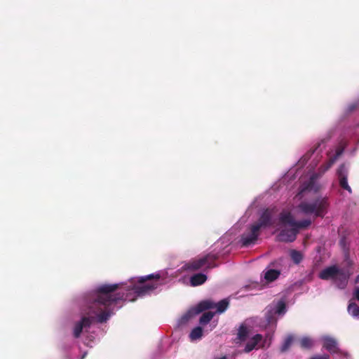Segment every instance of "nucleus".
<instances>
[{
	"mask_svg": "<svg viewBox=\"0 0 359 359\" xmlns=\"http://www.w3.org/2000/svg\"><path fill=\"white\" fill-rule=\"evenodd\" d=\"M158 286L156 283L147 284L142 286H133L128 289L126 293L116 292L119 284H103L98 286L94 291L88 304L86 314L81 320L75 324L74 337L79 338L83 329L89 328L93 321L96 320L100 323H105L113 314L112 306L119 301L133 302L138 297H142Z\"/></svg>",
	"mask_w": 359,
	"mask_h": 359,
	"instance_id": "obj_1",
	"label": "nucleus"
},
{
	"mask_svg": "<svg viewBox=\"0 0 359 359\" xmlns=\"http://www.w3.org/2000/svg\"><path fill=\"white\" fill-rule=\"evenodd\" d=\"M329 205L327 197H318L310 202H301L298 207L305 215L313 214L316 217H324L327 212Z\"/></svg>",
	"mask_w": 359,
	"mask_h": 359,
	"instance_id": "obj_2",
	"label": "nucleus"
},
{
	"mask_svg": "<svg viewBox=\"0 0 359 359\" xmlns=\"http://www.w3.org/2000/svg\"><path fill=\"white\" fill-rule=\"evenodd\" d=\"M218 258V254L209 252L203 256H198L196 258L191 259L184 265L183 268L184 270L188 271H195L203 268H205V270L211 269L218 266L215 263Z\"/></svg>",
	"mask_w": 359,
	"mask_h": 359,
	"instance_id": "obj_3",
	"label": "nucleus"
},
{
	"mask_svg": "<svg viewBox=\"0 0 359 359\" xmlns=\"http://www.w3.org/2000/svg\"><path fill=\"white\" fill-rule=\"evenodd\" d=\"M216 304L212 300L207 299L200 302L195 307L190 309L180 319L181 323H186L194 316L210 309H215Z\"/></svg>",
	"mask_w": 359,
	"mask_h": 359,
	"instance_id": "obj_4",
	"label": "nucleus"
},
{
	"mask_svg": "<svg viewBox=\"0 0 359 359\" xmlns=\"http://www.w3.org/2000/svg\"><path fill=\"white\" fill-rule=\"evenodd\" d=\"M279 222L283 226L289 225L295 226L298 231L300 229H304L309 226L311 224L310 219H304L300 222L295 221L294 217L290 212H282L279 215Z\"/></svg>",
	"mask_w": 359,
	"mask_h": 359,
	"instance_id": "obj_5",
	"label": "nucleus"
},
{
	"mask_svg": "<svg viewBox=\"0 0 359 359\" xmlns=\"http://www.w3.org/2000/svg\"><path fill=\"white\" fill-rule=\"evenodd\" d=\"M260 235V231L257 226L251 224L248 226L247 231L241 235L240 243L242 247H248L256 243Z\"/></svg>",
	"mask_w": 359,
	"mask_h": 359,
	"instance_id": "obj_6",
	"label": "nucleus"
},
{
	"mask_svg": "<svg viewBox=\"0 0 359 359\" xmlns=\"http://www.w3.org/2000/svg\"><path fill=\"white\" fill-rule=\"evenodd\" d=\"M273 208H266L263 211L258 220L252 224L257 226L259 231L263 228L271 226L273 224Z\"/></svg>",
	"mask_w": 359,
	"mask_h": 359,
	"instance_id": "obj_7",
	"label": "nucleus"
},
{
	"mask_svg": "<svg viewBox=\"0 0 359 359\" xmlns=\"http://www.w3.org/2000/svg\"><path fill=\"white\" fill-rule=\"evenodd\" d=\"M298 233V229L295 226H291L290 229L283 228L278 235V240L281 242H293Z\"/></svg>",
	"mask_w": 359,
	"mask_h": 359,
	"instance_id": "obj_8",
	"label": "nucleus"
},
{
	"mask_svg": "<svg viewBox=\"0 0 359 359\" xmlns=\"http://www.w3.org/2000/svg\"><path fill=\"white\" fill-rule=\"evenodd\" d=\"M337 174V177L339 179V182L340 187L342 189L348 191L350 194H351L352 189H351V187L348 185V180H347L348 169H347L346 166L345 165V164H341L339 167Z\"/></svg>",
	"mask_w": 359,
	"mask_h": 359,
	"instance_id": "obj_9",
	"label": "nucleus"
},
{
	"mask_svg": "<svg viewBox=\"0 0 359 359\" xmlns=\"http://www.w3.org/2000/svg\"><path fill=\"white\" fill-rule=\"evenodd\" d=\"M339 273V269L336 266H331L322 270L319 273V278L322 280L333 279Z\"/></svg>",
	"mask_w": 359,
	"mask_h": 359,
	"instance_id": "obj_10",
	"label": "nucleus"
},
{
	"mask_svg": "<svg viewBox=\"0 0 359 359\" xmlns=\"http://www.w3.org/2000/svg\"><path fill=\"white\" fill-rule=\"evenodd\" d=\"M350 273L348 271L339 269V273L334 277V280L340 288H344L348 283Z\"/></svg>",
	"mask_w": 359,
	"mask_h": 359,
	"instance_id": "obj_11",
	"label": "nucleus"
},
{
	"mask_svg": "<svg viewBox=\"0 0 359 359\" xmlns=\"http://www.w3.org/2000/svg\"><path fill=\"white\" fill-rule=\"evenodd\" d=\"M317 178L318 175L316 174L312 175L309 178V180L306 183L304 184L302 191H313L314 192H317L319 190V185L316 183Z\"/></svg>",
	"mask_w": 359,
	"mask_h": 359,
	"instance_id": "obj_12",
	"label": "nucleus"
},
{
	"mask_svg": "<svg viewBox=\"0 0 359 359\" xmlns=\"http://www.w3.org/2000/svg\"><path fill=\"white\" fill-rule=\"evenodd\" d=\"M285 304L283 301L278 302L276 306V309L273 311L274 313L277 314H282L285 312ZM273 312L271 311H269L266 315V318L268 323H271L272 321L273 317H272Z\"/></svg>",
	"mask_w": 359,
	"mask_h": 359,
	"instance_id": "obj_13",
	"label": "nucleus"
},
{
	"mask_svg": "<svg viewBox=\"0 0 359 359\" xmlns=\"http://www.w3.org/2000/svg\"><path fill=\"white\" fill-rule=\"evenodd\" d=\"M208 279L205 274L198 273L193 275L190 278V284L193 287L198 286L203 284Z\"/></svg>",
	"mask_w": 359,
	"mask_h": 359,
	"instance_id": "obj_14",
	"label": "nucleus"
},
{
	"mask_svg": "<svg viewBox=\"0 0 359 359\" xmlns=\"http://www.w3.org/2000/svg\"><path fill=\"white\" fill-rule=\"evenodd\" d=\"M262 339V336L259 334H255L245 345L244 351L245 353H249L252 351L257 344L260 342Z\"/></svg>",
	"mask_w": 359,
	"mask_h": 359,
	"instance_id": "obj_15",
	"label": "nucleus"
},
{
	"mask_svg": "<svg viewBox=\"0 0 359 359\" xmlns=\"http://www.w3.org/2000/svg\"><path fill=\"white\" fill-rule=\"evenodd\" d=\"M280 275V271L277 269H269L264 273V278L267 282H273Z\"/></svg>",
	"mask_w": 359,
	"mask_h": 359,
	"instance_id": "obj_16",
	"label": "nucleus"
},
{
	"mask_svg": "<svg viewBox=\"0 0 359 359\" xmlns=\"http://www.w3.org/2000/svg\"><path fill=\"white\" fill-rule=\"evenodd\" d=\"M203 336V329L201 327H194L190 332L189 337L191 341L199 339Z\"/></svg>",
	"mask_w": 359,
	"mask_h": 359,
	"instance_id": "obj_17",
	"label": "nucleus"
},
{
	"mask_svg": "<svg viewBox=\"0 0 359 359\" xmlns=\"http://www.w3.org/2000/svg\"><path fill=\"white\" fill-rule=\"evenodd\" d=\"M248 336V330L245 325H241L238 329L237 338L241 341H244Z\"/></svg>",
	"mask_w": 359,
	"mask_h": 359,
	"instance_id": "obj_18",
	"label": "nucleus"
},
{
	"mask_svg": "<svg viewBox=\"0 0 359 359\" xmlns=\"http://www.w3.org/2000/svg\"><path fill=\"white\" fill-rule=\"evenodd\" d=\"M336 158H332V156L329 158V160L323 163L320 167L319 168L318 170L320 173H324L327 170H328L335 163Z\"/></svg>",
	"mask_w": 359,
	"mask_h": 359,
	"instance_id": "obj_19",
	"label": "nucleus"
},
{
	"mask_svg": "<svg viewBox=\"0 0 359 359\" xmlns=\"http://www.w3.org/2000/svg\"><path fill=\"white\" fill-rule=\"evenodd\" d=\"M348 312L354 317H359V306L355 302H350Z\"/></svg>",
	"mask_w": 359,
	"mask_h": 359,
	"instance_id": "obj_20",
	"label": "nucleus"
},
{
	"mask_svg": "<svg viewBox=\"0 0 359 359\" xmlns=\"http://www.w3.org/2000/svg\"><path fill=\"white\" fill-rule=\"evenodd\" d=\"M214 313L208 311L204 313L200 318L199 323L201 325L208 324L213 318Z\"/></svg>",
	"mask_w": 359,
	"mask_h": 359,
	"instance_id": "obj_21",
	"label": "nucleus"
},
{
	"mask_svg": "<svg viewBox=\"0 0 359 359\" xmlns=\"http://www.w3.org/2000/svg\"><path fill=\"white\" fill-rule=\"evenodd\" d=\"M229 304V301L226 299H224L219 301L217 304H216L215 308L217 309V312L223 313L226 310Z\"/></svg>",
	"mask_w": 359,
	"mask_h": 359,
	"instance_id": "obj_22",
	"label": "nucleus"
},
{
	"mask_svg": "<svg viewBox=\"0 0 359 359\" xmlns=\"http://www.w3.org/2000/svg\"><path fill=\"white\" fill-rule=\"evenodd\" d=\"M293 339H293L292 336H291V335L287 336L285 339V340H284V341H283V344H282V346H281V347L280 348V351L283 352V353L287 351L290 348V347L291 346V345L292 344V341H293Z\"/></svg>",
	"mask_w": 359,
	"mask_h": 359,
	"instance_id": "obj_23",
	"label": "nucleus"
},
{
	"mask_svg": "<svg viewBox=\"0 0 359 359\" xmlns=\"http://www.w3.org/2000/svg\"><path fill=\"white\" fill-rule=\"evenodd\" d=\"M336 346L337 342L333 339L327 338L324 341L323 347L325 348L329 351H333L336 348Z\"/></svg>",
	"mask_w": 359,
	"mask_h": 359,
	"instance_id": "obj_24",
	"label": "nucleus"
},
{
	"mask_svg": "<svg viewBox=\"0 0 359 359\" xmlns=\"http://www.w3.org/2000/svg\"><path fill=\"white\" fill-rule=\"evenodd\" d=\"M290 257L295 264H299L303 258L302 253L296 250L290 251Z\"/></svg>",
	"mask_w": 359,
	"mask_h": 359,
	"instance_id": "obj_25",
	"label": "nucleus"
},
{
	"mask_svg": "<svg viewBox=\"0 0 359 359\" xmlns=\"http://www.w3.org/2000/svg\"><path fill=\"white\" fill-rule=\"evenodd\" d=\"M300 346L302 348L309 349L312 347L313 346V341L309 337H303L300 340Z\"/></svg>",
	"mask_w": 359,
	"mask_h": 359,
	"instance_id": "obj_26",
	"label": "nucleus"
},
{
	"mask_svg": "<svg viewBox=\"0 0 359 359\" xmlns=\"http://www.w3.org/2000/svg\"><path fill=\"white\" fill-rule=\"evenodd\" d=\"M346 146V144L345 142H341L336 149L335 154L332 157L336 158V161H337V158L343 154Z\"/></svg>",
	"mask_w": 359,
	"mask_h": 359,
	"instance_id": "obj_27",
	"label": "nucleus"
},
{
	"mask_svg": "<svg viewBox=\"0 0 359 359\" xmlns=\"http://www.w3.org/2000/svg\"><path fill=\"white\" fill-rule=\"evenodd\" d=\"M160 278H161V276L158 273L150 274V275H148L146 276L140 277L139 279V283H144V282H146L147 280H153V279L158 280Z\"/></svg>",
	"mask_w": 359,
	"mask_h": 359,
	"instance_id": "obj_28",
	"label": "nucleus"
},
{
	"mask_svg": "<svg viewBox=\"0 0 359 359\" xmlns=\"http://www.w3.org/2000/svg\"><path fill=\"white\" fill-rule=\"evenodd\" d=\"M310 359H330V356L327 354L323 355H315L312 356Z\"/></svg>",
	"mask_w": 359,
	"mask_h": 359,
	"instance_id": "obj_29",
	"label": "nucleus"
},
{
	"mask_svg": "<svg viewBox=\"0 0 359 359\" xmlns=\"http://www.w3.org/2000/svg\"><path fill=\"white\" fill-rule=\"evenodd\" d=\"M354 297L359 301V287H357L355 290Z\"/></svg>",
	"mask_w": 359,
	"mask_h": 359,
	"instance_id": "obj_30",
	"label": "nucleus"
},
{
	"mask_svg": "<svg viewBox=\"0 0 359 359\" xmlns=\"http://www.w3.org/2000/svg\"><path fill=\"white\" fill-rule=\"evenodd\" d=\"M355 282V283H359V274L357 276Z\"/></svg>",
	"mask_w": 359,
	"mask_h": 359,
	"instance_id": "obj_31",
	"label": "nucleus"
},
{
	"mask_svg": "<svg viewBox=\"0 0 359 359\" xmlns=\"http://www.w3.org/2000/svg\"><path fill=\"white\" fill-rule=\"evenodd\" d=\"M219 359H226V356H223V357H222V358H220Z\"/></svg>",
	"mask_w": 359,
	"mask_h": 359,
	"instance_id": "obj_32",
	"label": "nucleus"
}]
</instances>
